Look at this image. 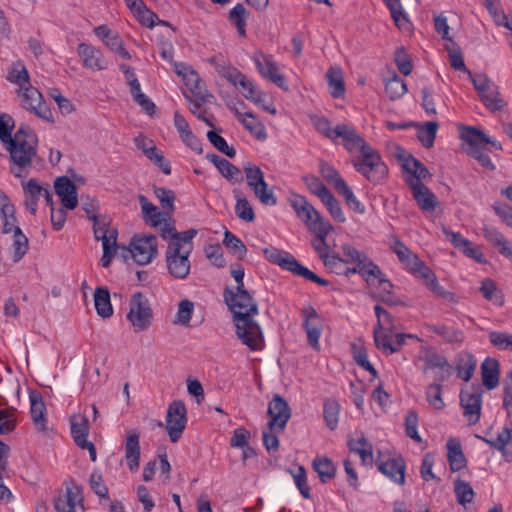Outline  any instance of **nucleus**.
I'll use <instances>...</instances> for the list:
<instances>
[{"mask_svg":"<svg viewBox=\"0 0 512 512\" xmlns=\"http://www.w3.org/2000/svg\"><path fill=\"white\" fill-rule=\"evenodd\" d=\"M224 300L233 313L237 337L251 350H261L264 338L254 319L258 315V306L252 295L245 288H226Z\"/></svg>","mask_w":512,"mask_h":512,"instance_id":"obj_1","label":"nucleus"},{"mask_svg":"<svg viewBox=\"0 0 512 512\" xmlns=\"http://www.w3.org/2000/svg\"><path fill=\"white\" fill-rule=\"evenodd\" d=\"M38 139L29 128L21 126L13 135V141L6 146L10 154V172L16 178H24L33 167L37 156Z\"/></svg>","mask_w":512,"mask_h":512,"instance_id":"obj_2","label":"nucleus"},{"mask_svg":"<svg viewBox=\"0 0 512 512\" xmlns=\"http://www.w3.org/2000/svg\"><path fill=\"white\" fill-rule=\"evenodd\" d=\"M353 167L368 181L378 184L383 181L388 173L386 164L379 153L371 146L366 147L353 160Z\"/></svg>","mask_w":512,"mask_h":512,"instance_id":"obj_3","label":"nucleus"},{"mask_svg":"<svg viewBox=\"0 0 512 512\" xmlns=\"http://www.w3.org/2000/svg\"><path fill=\"white\" fill-rule=\"evenodd\" d=\"M266 259L279 265L281 268L293 272L296 275L302 276L303 278L315 282L322 286H327L329 282L319 276L308 268L301 265L291 254L282 252L275 247H267L263 250Z\"/></svg>","mask_w":512,"mask_h":512,"instance_id":"obj_4","label":"nucleus"},{"mask_svg":"<svg viewBox=\"0 0 512 512\" xmlns=\"http://www.w3.org/2000/svg\"><path fill=\"white\" fill-rule=\"evenodd\" d=\"M247 186L253 191L254 196L267 206H275L277 198L273 192V188L269 187L264 178V172L260 167L245 163L243 166Z\"/></svg>","mask_w":512,"mask_h":512,"instance_id":"obj_5","label":"nucleus"},{"mask_svg":"<svg viewBox=\"0 0 512 512\" xmlns=\"http://www.w3.org/2000/svg\"><path fill=\"white\" fill-rule=\"evenodd\" d=\"M129 307L127 320L134 331L141 332L147 330L153 320V312L147 297L141 292L134 293L130 299Z\"/></svg>","mask_w":512,"mask_h":512,"instance_id":"obj_6","label":"nucleus"},{"mask_svg":"<svg viewBox=\"0 0 512 512\" xmlns=\"http://www.w3.org/2000/svg\"><path fill=\"white\" fill-rule=\"evenodd\" d=\"M16 93L22 108L43 120L54 121L52 112L46 105L42 94L31 83L18 88Z\"/></svg>","mask_w":512,"mask_h":512,"instance_id":"obj_7","label":"nucleus"},{"mask_svg":"<svg viewBox=\"0 0 512 512\" xmlns=\"http://www.w3.org/2000/svg\"><path fill=\"white\" fill-rule=\"evenodd\" d=\"M341 250L346 264L348 266L349 264L354 265L350 267L352 274L359 273L367 282H369L370 277H380L382 275L379 267L370 261L365 253L359 251L354 246L343 244Z\"/></svg>","mask_w":512,"mask_h":512,"instance_id":"obj_8","label":"nucleus"},{"mask_svg":"<svg viewBox=\"0 0 512 512\" xmlns=\"http://www.w3.org/2000/svg\"><path fill=\"white\" fill-rule=\"evenodd\" d=\"M129 253L139 265H147L158 255V242L154 235L136 234L130 241Z\"/></svg>","mask_w":512,"mask_h":512,"instance_id":"obj_9","label":"nucleus"},{"mask_svg":"<svg viewBox=\"0 0 512 512\" xmlns=\"http://www.w3.org/2000/svg\"><path fill=\"white\" fill-rule=\"evenodd\" d=\"M187 424V410L180 400L171 402L167 409L165 430L171 442L176 443L182 436Z\"/></svg>","mask_w":512,"mask_h":512,"instance_id":"obj_10","label":"nucleus"},{"mask_svg":"<svg viewBox=\"0 0 512 512\" xmlns=\"http://www.w3.org/2000/svg\"><path fill=\"white\" fill-rule=\"evenodd\" d=\"M174 71L177 75L182 77L185 85L196 98H199L202 102H207L209 98L213 97L205 89L199 74L191 66L185 63L175 62Z\"/></svg>","mask_w":512,"mask_h":512,"instance_id":"obj_11","label":"nucleus"},{"mask_svg":"<svg viewBox=\"0 0 512 512\" xmlns=\"http://www.w3.org/2000/svg\"><path fill=\"white\" fill-rule=\"evenodd\" d=\"M253 61L260 75L276 84L278 87L287 90L284 76L279 72L277 63L271 55H267L261 51L255 52Z\"/></svg>","mask_w":512,"mask_h":512,"instance_id":"obj_12","label":"nucleus"},{"mask_svg":"<svg viewBox=\"0 0 512 512\" xmlns=\"http://www.w3.org/2000/svg\"><path fill=\"white\" fill-rule=\"evenodd\" d=\"M191 253H184L179 248L167 246L165 253L166 266L169 274L175 279H185L191 268L189 255Z\"/></svg>","mask_w":512,"mask_h":512,"instance_id":"obj_13","label":"nucleus"},{"mask_svg":"<svg viewBox=\"0 0 512 512\" xmlns=\"http://www.w3.org/2000/svg\"><path fill=\"white\" fill-rule=\"evenodd\" d=\"M268 415L271 418L268 423V429L271 432H281L291 417V409L288 403L280 395L276 394L269 403Z\"/></svg>","mask_w":512,"mask_h":512,"instance_id":"obj_14","label":"nucleus"},{"mask_svg":"<svg viewBox=\"0 0 512 512\" xmlns=\"http://www.w3.org/2000/svg\"><path fill=\"white\" fill-rule=\"evenodd\" d=\"M460 404L464 409V416L469 424H476L480 420L482 406V389L471 387L460 393Z\"/></svg>","mask_w":512,"mask_h":512,"instance_id":"obj_15","label":"nucleus"},{"mask_svg":"<svg viewBox=\"0 0 512 512\" xmlns=\"http://www.w3.org/2000/svg\"><path fill=\"white\" fill-rule=\"evenodd\" d=\"M301 315L304 318L303 328L306 332L309 345L313 349L319 350V339L323 328L322 318L312 306L302 308Z\"/></svg>","mask_w":512,"mask_h":512,"instance_id":"obj_16","label":"nucleus"},{"mask_svg":"<svg viewBox=\"0 0 512 512\" xmlns=\"http://www.w3.org/2000/svg\"><path fill=\"white\" fill-rule=\"evenodd\" d=\"M336 132V141L340 138L345 149L351 154H359L366 149V147L370 146L352 126L339 124L337 125Z\"/></svg>","mask_w":512,"mask_h":512,"instance_id":"obj_17","label":"nucleus"},{"mask_svg":"<svg viewBox=\"0 0 512 512\" xmlns=\"http://www.w3.org/2000/svg\"><path fill=\"white\" fill-rule=\"evenodd\" d=\"M54 188L60 197L64 208L73 210L78 205L76 185L66 176L58 177L55 180Z\"/></svg>","mask_w":512,"mask_h":512,"instance_id":"obj_18","label":"nucleus"},{"mask_svg":"<svg viewBox=\"0 0 512 512\" xmlns=\"http://www.w3.org/2000/svg\"><path fill=\"white\" fill-rule=\"evenodd\" d=\"M77 52L82 59L83 66L87 69L100 71L108 67V62L102 52L89 44H79Z\"/></svg>","mask_w":512,"mask_h":512,"instance_id":"obj_19","label":"nucleus"},{"mask_svg":"<svg viewBox=\"0 0 512 512\" xmlns=\"http://www.w3.org/2000/svg\"><path fill=\"white\" fill-rule=\"evenodd\" d=\"M377 468L379 472L388 477L392 482L398 485L405 484L406 464L402 457L390 458L386 461H378Z\"/></svg>","mask_w":512,"mask_h":512,"instance_id":"obj_20","label":"nucleus"},{"mask_svg":"<svg viewBox=\"0 0 512 512\" xmlns=\"http://www.w3.org/2000/svg\"><path fill=\"white\" fill-rule=\"evenodd\" d=\"M82 506L81 489L78 486L67 487L66 494L54 500V507L57 512H77L76 505Z\"/></svg>","mask_w":512,"mask_h":512,"instance_id":"obj_21","label":"nucleus"},{"mask_svg":"<svg viewBox=\"0 0 512 512\" xmlns=\"http://www.w3.org/2000/svg\"><path fill=\"white\" fill-rule=\"evenodd\" d=\"M413 197L422 210L432 212L438 205L436 196L422 182L414 180L412 183Z\"/></svg>","mask_w":512,"mask_h":512,"instance_id":"obj_22","label":"nucleus"},{"mask_svg":"<svg viewBox=\"0 0 512 512\" xmlns=\"http://www.w3.org/2000/svg\"><path fill=\"white\" fill-rule=\"evenodd\" d=\"M500 364L495 358H486L481 364V378L483 385L488 390H493L499 385Z\"/></svg>","mask_w":512,"mask_h":512,"instance_id":"obj_23","label":"nucleus"},{"mask_svg":"<svg viewBox=\"0 0 512 512\" xmlns=\"http://www.w3.org/2000/svg\"><path fill=\"white\" fill-rule=\"evenodd\" d=\"M138 200L141 206L143 219L151 227H157L169 215L168 212L160 211L158 207L150 202L144 195H139Z\"/></svg>","mask_w":512,"mask_h":512,"instance_id":"obj_24","label":"nucleus"},{"mask_svg":"<svg viewBox=\"0 0 512 512\" xmlns=\"http://www.w3.org/2000/svg\"><path fill=\"white\" fill-rule=\"evenodd\" d=\"M481 439L489 444L492 448L500 451L507 461L512 460V431L509 428H503L497 433L495 439L481 437Z\"/></svg>","mask_w":512,"mask_h":512,"instance_id":"obj_25","label":"nucleus"},{"mask_svg":"<svg viewBox=\"0 0 512 512\" xmlns=\"http://www.w3.org/2000/svg\"><path fill=\"white\" fill-rule=\"evenodd\" d=\"M297 216L312 232H324V228H332V225L311 204Z\"/></svg>","mask_w":512,"mask_h":512,"instance_id":"obj_26","label":"nucleus"},{"mask_svg":"<svg viewBox=\"0 0 512 512\" xmlns=\"http://www.w3.org/2000/svg\"><path fill=\"white\" fill-rule=\"evenodd\" d=\"M402 167L410 174V177L406 179L410 188H412L414 180L421 182V180L430 176L428 169L420 161L410 155L403 159Z\"/></svg>","mask_w":512,"mask_h":512,"instance_id":"obj_27","label":"nucleus"},{"mask_svg":"<svg viewBox=\"0 0 512 512\" xmlns=\"http://www.w3.org/2000/svg\"><path fill=\"white\" fill-rule=\"evenodd\" d=\"M461 137L467 144V153L470 154L472 150L482 149L487 142H490V137L483 131L472 127H464L461 132Z\"/></svg>","mask_w":512,"mask_h":512,"instance_id":"obj_28","label":"nucleus"},{"mask_svg":"<svg viewBox=\"0 0 512 512\" xmlns=\"http://www.w3.org/2000/svg\"><path fill=\"white\" fill-rule=\"evenodd\" d=\"M125 458L131 471L138 469L140 459L139 434L136 431L129 433L125 443Z\"/></svg>","mask_w":512,"mask_h":512,"instance_id":"obj_29","label":"nucleus"},{"mask_svg":"<svg viewBox=\"0 0 512 512\" xmlns=\"http://www.w3.org/2000/svg\"><path fill=\"white\" fill-rule=\"evenodd\" d=\"M477 359L469 352L462 351L457 356L456 371L459 378L468 382L476 369Z\"/></svg>","mask_w":512,"mask_h":512,"instance_id":"obj_30","label":"nucleus"},{"mask_svg":"<svg viewBox=\"0 0 512 512\" xmlns=\"http://www.w3.org/2000/svg\"><path fill=\"white\" fill-rule=\"evenodd\" d=\"M388 9L390 10L391 16L394 20L395 25L403 30L408 31L411 27V23L404 12L403 5L407 4L409 0H384Z\"/></svg>","mask_w":512,"mask_h":512,"instance_id":"obj_31","label":"nucleus"},{"mask_svg":"<svg viewBox=\"0 0 512 512\" xmlns=\"http://www.w3.org/2000/svg\"><path fill=\"white\" fill-rule=\"evenodd\" d=\"M22 186L25 194V206L34 215L37 211L38 200L42 197L44 186H41L35 179L22 183Z\"/></svg>","mask_w":512,"mask_h":512,"instance_id":"obj_32","label":"nucleus"},{"mask_svg":"<svg viewBox=\"0 0 512 512\" xmlns=\"http://www.w3.org/2000/svg\"><path fill=\"white\" fill-rule=\"evenodd\" d=\"M94 305L97 314L106 319L113 315V307L110 301V293L107 288L98 287L94 291Z\"/></svg>","mask_w":512,"mask_h":512,"instance_id":"obj_33","label":"nucleus"},{"mask_svg":"<svg viewBox=\"0 0 512 512\" xmlns=\"http://www.w3.org/2000/svg\"><path fill=\"white\" fill-rule=\"evenodd\" d=\"M419 358L425 364L423 368L424 372L434 368H439L448 372L451 368L447 359L432 349H423L420 352Z\"/></svg>","mask_w":512,"mask_h":512,"instance_id":"obj_34","label":"nucleus"},{"mask_svg":"<svg viewBox=\"0 0 512 512\" xmlns=\"http://www.w3.org/2000/svg\"><path fill=\"white\" fill-rule=\"evenodd\" d=\"M71 433L77 445L85 443L89 433L88 418L84 414H74L70 417Z\"/></svg>","mask_w":512,"mask_h":512,"instance_id":"obj_35","label":"nucleus"},{"mask_svg":"<svg viewBox=\"0 0 512 512\" xmlns=\"http://www.w3.org/2000/svg\"><path fill=\"white\" fill-rule=\"evenodd\" d=\"M426 328L451 344H461L465 338L462 330L450 326L427 324Z\"/></svg>","mask_w":512,"mask_h":512,"instance_id":"obj_36","label":"nucleus"},{"mask_svg":"<svg viewBox=\"0 0 512 512\" xmlns=\"http://www.w3.org/2000/svg\"><path fill=\"white\" fill-rule=\"evenodd\" d=\"M479 96L485 107L488 108L491 112L501 111L506 106V103L500 95L498 87L495 85V83L488 87L485 92L479 94Z\"/></svg>","mask_w":512,"mask_h":512,"instance_id":"obj_37","label":"nucleus"},{"mask_svg":"<svg viewBox=\"0 0 512 512\" xmlns=\"http://www.w3.org/2000/svg\"><path fill=\"white\" fill-rule=\"evenodd\" d=\"M447 450V457L452 471H459L465 467L466 460L458 440L450 439L447 442Z\"/></svg>","mask_w":512,"mask_h":512,"instance_id":"obj_38","label":"nucleus"},{"mask_svg":"<svg viewBox=\"0 0 512 512\" xmlns=\"http://www.w3.org/2000/svg\"><path fill=\"white\" fill-rule=\"evenodd\" d=\"M319 173L328 184L334 187L337 192L347 185L339 172L325 161H320Z\"/></svg>","mask_w":512,"mask_h":512,"instance_id":"obj_39","label":"nucleus"},{"mask_svg":"<svg viewBox=\"0 0 512 512\" xmlns=\"http://www.w3.org/2000/svg\"><path fill=\"white\" fill-rule=\"evenodd\" d=\"M312 466L323 483L330 481L336 475V467L328 457H316Z\"/></svg>","mask_w":512,"mask_h":512,"instance_id":"obj_40","label":"nucleus"},{"mask_svg":"<svg viewBox=\"0 0 512 512\" xmlns=\"http://www.w3.org/2000/svg\"><path fill=\"white\" fill-rule=\"evenodd\" d=\"M30 402H31V416L36 425L37 429L40 431L45 430V419H44V411L45 404L40 394L32 393L30 394Z\"/></svg>","mask_w":512,"mask_h":512,"instance_id":"obj_41","label":"nucleus"},{"mask_svg":"<svg viewBox=\"0 0 512 512\" xmlns=\"http://www.w3.org/2000/svg\"><path fill=\"white\" fill-rule=\"evenodd\" d=\"M241 123L258 140L263 141L267 138L264 124L253 113H244Z\"/></svg>","mask_w":512,"mask_h":512,"instance_id":"obj_42","label":"nucleus"},{"mask_svg":"<svg viewBox=\"0 0 512 512\" xmlns=\"http://www.w3.org/2000/svg\"><path fill=\"white\" fill-rule=\"evenodd\" d=\"M349 448L352 452L358 454L363 464L372 463L373 449L368 440L362 436L357 440L349 441Z\"/></svg>","mask_w":512,"mask_h":512,"instance_id":"obj_43","label":"nucleus"},{"mask_svg":"<svg viewBox=\"0 0 512 512\" xmlns=\"http://www.w3.org/2000/svg\"><path fill=\"white\" fill-rule=\"evenodd\" d=\"M324 266L332 273L341 275L351 274L350 267L346 264L344 258L335 252L328 253L323 259Z\"/></svg>","mask_w":512,"mask_h":512,"instance_id":"obj_44","label":"nucleus"},{"mask_svg":"<svg viewBox=\"0 0 512 512\" xmlns=\"http://www.w3.org/2000/svg\"><path fill=\"white\" fill-rule=\"evenodd\" d=\"M326 78L331 89V96L333 98L341 97L345 92L341 69L335 67L330 68L327 71Z\"/></svg>","mask_w":512,"mask_h":512,"instance_id":"obj_45","label":"nucleus"},{"mask_svg":"<svg viewBox=\"0 0 512 512\" xmlns=\"http://www.w3.org/2000/svg\"><path fill=\"white\" fill-rule=\"evenodd\" d=\"M480 292L486 300L493 302L497 306L501 307L504 305V296L493 280L489 278L484 279L481 283Z\"/></svg>","mask_w":512,"mask_h":512,"instance_id":"obj_46","label":"nucleus"},{"mask_svg":"<svg viewBox=\"0 0 512 512\" xmlns=\"http://www.w3.org/2000/svg\"><path fill=\"white\" fill-rule=\"evenodd\" d=\"M91 220L94 222L93 229L95 239L101 240L102 245H104V243H112L113 245H116L117 231L114 229H106L105 223L99 221L96 215H92Z\"/></svg>","mask_w":512,"mask_h":512,"instance_id":"obj_47","label":"nucleus"},{"mask_svg":"<svg viewBox=\"0 0 512 512\" xmlns=\"http://www.w3.org/2000/svg\"><path fill=\"white\" fill-rule=\"evenodd\" d=\"M385 92L390 100H396L407 92L406 83L393 72L392 77L385 80Z\"/></svg>","mask_w":512,"mask_h":512,"instance_id":"obj_48","label":"nucleus"},{"mask_svg":"<svg viewBox=\"0 0 512 512\" xmlns=\"http://www.w3.org/2000/svg\"><path fill=\"white\" fill-rule=\"evenodd\" d=\"M7 79L11 83L16 84L18 88L27 86L30 83L29 73L21 61H16L12 64Z\"/></svg>","mask_w":512,"mask_h":512,"instance_id":"obj_49","label":"nucleus"},{"mask_svg":"<svg viewBox=\"0 0 512 512\" xmlns=\"http://www.w3.org/2000/svg\"><path fill=\"white\" fill-rule=\"evenodd\" d=\"M438 129V123L434 121L426 122L418 126L417 138L426 148H430L434 144Z\"/></svg>","mask_w":512,"mask_h":512,"instance_id":"obj_50","label":"nucleus"},{"mask_svg":"<svg viewBox=\"0 0 512 512\" xmlns=\"http://www.w3.org/2000/svg\"><path fill=\"white\" fill-rule=\"evenodd\" d=\"M197 230L190 229L181 233L177 232V237L169 241L168 246L179 248L184 253H191L193 249L192 239L196 236Z\"/></svg>","mask_w":512,"mask_h":512,"instance_id":"obj_51","label":"nucleus"},{"mask_svg":"<svg viewBox=\"0 0 512 512\" xmlns=\"http://www.w3.org/2000/svg\"><path fill=\"white\" fill-rule=\"evenodd\" d=\"M389 332L379 327H374L373 338L375 346L381 350L384 354L390 355L395 353V349L392 347V340L390 339Z\"/></svg>","mask_w":512,"mask_h":512,"instance_id":"obj_52","label":"nucleus"},{"mask_svg":"<svg viewBox=\"0 0 512 512\" xmlns=\"http://www.w3.org/2000/svg\"><path fill=\"white\" fill-rule=\"evenodd\" d=\"M445 48L449 55L451 67L455 70L465 71L471 75L465 66L460 47L454 41H450L445 44Z\"/></svg>","mask_w":512,"mask_h":512,"instance_id":"obj_53","label":"nucleus"},{"mask_svg":"<svg viewBox=\"0 0 512 512\" xmlns=\"http://www.w3.org/2000/svg\"><path fill=\"white\" fill-rule=\"evenodd\" d=\"M223 244L231 253L236 255L238 259H243L247 252L246 246L241 239L228 230L224 233Z\"/></svg>","mask_w":512,"mask_h":512,"instance_id":"obj_54","label":"nucleus"},{"mask_svg":"<svg viewBox=\"0 0 512 512\" xmlns=\"http://www.w3.org/2000/svg\"><path fill=\"white\" fill-rule=\"evenodd\" d=\"M243 96L256 105L261 106L270 114H276V109L271 103H266V94L256 87L249 88L248 92L242 91Z\"/></svg>","mask_w":512,"mask_h":512,"instance_id":"obj_55","label":"nucleus"},{"mask_svg":"<svg viewBox=\"0 0 512 512\" xmlns=\"http://www.w3.org/2000/svg\"><path fill=\"white\" fill-rule=\"evenodd\" d=\"M340 405L337 401L328 399L324 403V420L326 425L334 430L338 425Z\"/></svg>","mask_w":512,"mask_h":512,"instance_id":"obj_56","label":"nucleus"},{"mask_svg":"<svg viewBox=\"0 0 512 512\" xmlns=\"http://www.w3.org/2000/svg\"><path fill=\"white\" fill-rule=\"evenodd\" d=\"M194 311V304L188 299H184L180 301L178 305V310L175 316L174 324H180L182 326L188 327L190 325V320Z\"/></svg>","mask_w":512,"mask_h":512,"instance_id":"obj_57","label":"nucleus"},{"mask_svg":"<svg viewBox=\"0 0 512 512\" xmlns=\"http://www.w3.org/2000/svg\"><path fill=\"white\" fill-rule=\"evenodd\" d=\"M302 181L305 183L307 189L312 194L319 197L320 200L330 192L324 183L315 175H303Z\"/></svg>","mask_w":512,"mask_h":512,"instance_id":"obj_58","label":"nucleus"},{"mask_svg":"<svg viewBox=\"0 0 512 512\" xmlns=\"http://www.w3.org/2000/svg\"><path fill=\"white\" fill-rule=\"evenodd\" d=\"M13 247V261L18 262L24 257L29 248L28 238L22 233L20 228L15 230Z\"/></svg>","mask_w":512,"mask_h":512,"instance_id":"obj_59","label":"nucleus"},{"mask_svg":"<svg viewBox=\"0 0 512 512\" xmlns=\"http://www.w3.org/2000/svg\"><path fill=\"white\" fill-rule=\"evenodd\" d=\"M374 311L377 317V324L375 327L380 326V329H385L390 333V335H393L396 331V327L394 325L392 315L384 310L380 305H376L374 307Z\"/></svg>","mask_w":512,"mask_h":512,"instance_id":"obj_60","label":"nucleus"},{"mask_svg":"<svg viewBox=\"0 0 512 512\" xmlns=\"http://www.w3.org/2000/svg\"><path fill=\"white\" fill-rule=\"evenodd\" d=\"M454 491L459 504L464 506L467 503H471L473 501L474 491L470 484L467 482L461 480L455 481Z\"/></svg>","mask_w":512,"mask_h":512,"instance_id":"obj_61","label":"nucleus"},{"mask_svg":"<svg viewBox=\"0 0 512 512\" xmlns=\"http://www.w3.org/2000/svg\"><path fill=\"white\" fill-rule=\"evenodd\" d=\"M247 11L242 4H237L230 11V20L234 22L239 34L245 35Z\"/></svg>","mask_w":512,"mask_h":512,"instance_id":"obj_62","label":"nucleus"},{"mask_svg":"<svg viewBox=\"0 0 512 512\" xmlns=\"http://www.w3.org/2000/svg\"><path fill=\"white\" fill-rule=\"evenodd\" d=\"M394 61L398 70L403 75L408 76L411 74L413 66L409 58V55L407 54L403 47H399L396 49L394 53Z\"/></svg>","mask_w":512,"mask_h":512,"instance_id":"obj_63","label":"nucleus"},{"mask_svg":"<svg viewBox=\"0 0 512 512\" xmlns=\"http://www.w3.org/2000/svg\"><path fill=\"white\" fill-rule=\"evenodd\" d=\"M489 340L493 346L500 350H512V334L492 331L489 333Z\"/></svg>","mask_w":512,"mask_h":512,"instance_id":"obj_64","label":"nucleus"}]
</instances>
